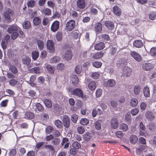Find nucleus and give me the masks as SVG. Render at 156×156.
Returning a JSON list of instances; mask_svg holds the SVG:
<instances>
[{"instance_id":"b1692460","label":"nucleus","mask_w":156,"mask_h":156,"mask_svg":"<svg viewBox=\"0 0 156 156\" xmlns=\"http://www.w3.org/2000/svg\"><path fill=\"white\" fill-rule=\"evenodd\" d=\"M88 87L90 90L93 91L95 90L96 87V85L95 82L91 81L88 84Z\"/></svg>"},{"instance_id":"e433bc0d","label":"nucleus","mask_w":156,"mask_h":156,"mask_svg":"<svg viewBox=\"0 0 156 156\" xmlns=\"http://www.w3.org/2000/svg\"><path fill=\"white\" fill-rule=\"evenodd\" d=\"M54 129L53 127L50 126H47L45 129V132L47 134H49L51 133Z\"/></svg>"},{"instance_id":"a211bd4d","label":"nucleus","mask_w":156,"mask_h":156,"mask_svg":"<svg viewBox=\"0 0 156 156\" xmlns=\"http://www.w3.org/2000/svg\"><path fill=\"white\" fill-rule=\"evenodd\" d=\"M113 11L114 14L117 16H120L121 15V10L117 5H115L113 6Z\"/></svg>"},{"instance_id":"cd10ccee","label":"nucleus","mask_w":156,"mask_h":156,"mask_svg":"<svg viewBox=\"0 0 156 156\" xmlns=\"http://www.w3.org/2000/svg\"><path fill=\"white\" fill-rule=\"evenodd\" d=\"M129 140L131 143L132 144H135L137 141L138 139L136 136L132 135L130 136Z\"/></svg>"},{"instance_id":"aec40b11","label":"nucleus","mask_w":156,"mask_h":156,"mask_svg":"<svg viewBox=\"0 0 156 156\" xmlns=\"http://www.w3.org/2000/svg\"><path fill=\"white\" fill-rule=\"evenodd\" d=\"M99 37L104 41L110 40V37L109 35L107 34H102L99 36Z\"/></svg>"},{"instance_id":"69168bd1","label":"nucleus","mask_w":156,"mask_h":156,"mask_svg":"<svg viewBox=\"0 0 156 156\" xmlns=\"http://www.w3.org/2000/svg\"><path fill=\"white\" fill-rule=\"evenodd\" d=\"M117 64L120 66H123L125 65V61L122 59H119L117 61Z\"/></svg>"},{"instance_id":"4c0bfd02","label":"nucleus","mask_w":156,"mask_h":156,"mask_svg":"<svg viewBox=\"0 0 156 156\" xmlns=\"http://www.w3.org/2000/svg\"><path fill=\"white\" fill-rule=\"evenodd\" d=\"M82 67L80 65H77L75 68V72L78 74H80L82 71Z\"/></svg>"},{"instance_id":"20e7f679","label":"nucleus","mask_w":156,"mask_h":156,"mask_svg":"<svg viewBox=\"0 0 156 156\" xmlns=\"http://www.w3.org/2000/svg\"><path fill=\"white\" fill-rule=\"evenodd\" d=\"M75 25V21L73 20H70L66 23V30L67 31H70L74 29Z\"/></svg>"},{"instance_id":"58836bf2","label":"nucleus","mask_w":156,"mask_h":156,"mask_svg":"<svg viewBox=\"0 0 156 156\" xmlns=\"http://www.w3.org/2000/svg\"><path fill=\"white\" fill-rule=\"evenodd\" d=\"M18 81L14 79H11L9 81V84L12 86H14L16 85H18Z\"/></svg>"},{"instance_id":"4468645a","label":"nucleus","mask_w":156,"mask_h":156,"mask_svg":"<svg viewBox=\"0 0 156 156\" xmlns=\"http://www.w3.org/2000/svg\"><path fill=\"white\" fill-rule=\"evenodd\" d=\"M133 46L138 48H140L142 47L144 44L141 40H136L133 42Z\"/></svg>"},{"instance_id":"c756f323","label":"nucleus","mask_w":156,"mask_h":156,"mask_svg":"<svg viewBox=\"0 0 156 156\" xmlns=\"http://www.w3.org/2000/svg\"><path fill=\"white\" fill-rule=\"evenodd\" d=\"M38 48L40 50H42L44 48V43L41 40H38L37 41Z\"/></svg>"},{"instance_id":"bb28decb","label":"nucleus","mask_w":156,"mask_h":156,"mask_svg":"<svg viewBox=\"0 0 156 156\" xmlns=\"http://www.w3.org/2000/svg\"><path fill=\"white\" fill-rule=\"evenodd\" d=\"M18 30L17 27L15 26H12L8 28V31L9 33H12L15 32H17Z\"/></svg>"},{"instance_id":"c9c22d12","label":"nucleus","mask_w":156,"mask_h":156,"mask_svg":"<svg viewBox=\"0 0 156 156\" xmlns=\"http://www.w3.org/2000/svg\"><path fill=\"white\" fill-rule=\"evenodd\" d=\"M25 116L26 118L29 119H32L34 118V114L31 112H26Z\"/></svg>"},{"instance_id":"0eeeda50","label":"nucleus","mask_w":156,"mask_h":156,"mask_svg":"<svg viewBox=\"0 0 156 156\" xmlns=\"http://www.w3.org/2000/svg\"><path fill=\"white\" fill-rule=\"evenodd\" d=\"M47 46L48 49L50 52H53L55 51L54 43L53 40H48L47 43Z\"/></svg>"},{"instance_id":"6e6552de","label":"nucleus","mask_w":156,"mask_h":156,"mask_svg":"<svg viewBox=\"0 0 156 156\" xmlns=\"http://www.w3.org/2000/svg\"><path fill=\"white\" fill-rule=\"evenodd\" d=\"M62 120L65 127L66 128L69 127L70 126V120L68 116L66 115H63Z\"/></svg>"},{"instance_id":"2eb2a0df","label":"nucleus","mask_w":156,"mask_h":156,"mask_svg":"<svg viewBox=\"0 0 156 156\" xmlns=\"http://www.w3.org/2000/svg\"><path fill=\"white\" fill-rule=\"evenodd\" d=\"M104 24L105 27L110 30H112L114 27V25L113 22L109 20H107L105 22Z\"/></svg>"},{"instance_id":"1a4fd4ad","label":"nucleus","mask_w":156,"mask_h":156,"mask_svg":"<svg viewBox=\"0 0 156 156\" xmlns=\"http://www.w3.org/2000/svg\"><path fill=\"white\" fill-rule=\"evenodd\" d=\"M154 68L153 65L150 63H144L142 64V68L145 71H149Z\"/></svg>"},{"instance_id":"13d9d810","label":"nucleus","mask_w":156,"mask_h":156,"mask_svg":"<svg viewBox=\"0 0 156 156\" xmlns=\"http://www.w3.org/2000/svg\"><path fill=\"white\" fill-rule=\"evenodd\" d=\"M52 143L54 145H58L60 143V140L59 138H55L53 139L51 141Z\"/></svg>"},{"instance_id":"ddd939ff","label":"nucleus","mask_w":156,"mask_h":156,"mask_svg":"<svg viewBox=\"0 0 156 156\" xmlns=\"http://www.w3.org/2000/svg\"><path fill=\"white\" fill-rule=\"evenodd\" d=\"M132 72V71L131 68L127 66L125 67L123 69V76H129L131 75Z\"/></svg>"},{"instance_id":"5fc2aeb1","label":"nucleus","mask_w":156,"mask_h":156,"mask_svg":"<svg viewBox=\"0 0 156 156\" xmlns=\"http://www.w3.org/2000/svg\"><path fill=\"white\" fill-rule=\"evenodd\" d=\"M149 17L152 20L156 19V12H151L149 15Z\"/></svg>"},{"instance_id":"4d7b16f0","label":"nucleus","mask_w":156,"mask_h":156,"mask_svg":"<svg viewBox=\"0 0 156 156\" xmlns=\"http://www.w3.org/2000/svg\"><path fill=\"white\" fill-rule=\"evenodd\" d=\"M78 118V116L77 115H76L75 114H74L72 115L71 116V119L73 123H76V122L77 121Z\"/></svg>"},{"instance_id":"6ab92c4d","label":"nucleus","mask_w":156,"mask_h":156,"mask_svg":"<svg viewBox=\"0 0 156 156\" xmlns=\"http://www.w3.org/2000/svg\"><path fill=\"white\" fill-rule=\"evenodd\" d=\"M73 53L71 50L66 51L65 55V58L66 60L69 61L71 60L72 58Z\"/></svg>"},{"instance_id":"72a5a7b5","label":"nucleus","mask_w":156,"mask_h":156,"mask_svg":"<svg viewBox=\"0 0 156 156\" xmlns=\"http://www.w3.org/2000/svg\"><path fill=\"white\" fill-rule=\"evenodd\" d=\"M55 124L56 127L58 129H62L63 128L62 123L59 120H55Z\"/></svg>"},{"instance_id":"a878e982","label":"nucleus","mask_w":156,"mask_h":156,"mask_svg":"<svg viewBox=\"0 0 156 156\" xmlns=\"http://www.w3.org/2000/svg\"><path fill=\"white\" fill-rule=\"evenodd\" d=\"M141 91V87L140 85H136L134 86L133 90L134 94L136 95H138Z\"/></svg>"},{"instance_id":"f3484780","label":"nucleus","mask_w":156,"mask_h":156,"mask_svg":"<svg viewBox=\"0 0 156 156\" xmlns=\"http://www.w3.org/2000/svg\"><path fill=\"white\" fill-rule=\"evenodd\" d=\"M145 116L150 121L153 120L155 118L154 114L150 111L147 112L145 113Z\"/></svg>"},{"instance_id":"0e129e2a","label":"nucleus","mask_w":156,"mask_h":156,"mask_svg":"<svg viewBox=\"0 0 156 156\" xmlns=\"http://www.w3.org/2000/svg\"><path fill=\"white\" fill-rule=\"evenodd\" d=\"M121 129L123 131H126L128 129V125L125 123H122L120 125Z\"/></svg>"},{"instance_id":"9d476101","label":"nucleus","mask_w":156,"mask_h":156,"mask_svg":"<svg viewBox=\"0 0 156 156\" xmlns=\"http://www.w3.org/2000/svg\"><path fill=\"white\" fill-rule=\"evenodd\" d=\"M60 23L57 20L54 21L52 24L51 27V30L53 32L57 31L59 27Z\"/></svg>"},{"instance_id":"8fccbe9b","label":"nucleus","mask_w":156,"mask_h":156,"mask_svg":"<svg viewBox=\"0 0 156 156\" xmlns=\"http://www.w3.org/2000/svg\"><path fill=\"white\" fill-rule=\"evenodd\" d=\"M56 37L58 41H61L62 40V33L60 32H58L56 34Z\"/></svg>"},{"instance_id":"9b49d317","label":"nucleus","mask_w":156,"mask_h":156,"mask_svg":"<svg viewBox=\"0 0 156 156\" xmlns=\"http://www.w3.org/2000/svg\"><path fill=\"white\" fill-rule=\"evenodd\" d=\"M115 84V82L113 79H109L107 82L104 83V85L105 87H114Z\"/></svg>"},{"instance_id":"79ce46f5","label":"nucleus","mask_w":156,"mask_h":156,"mask_svg":"<svg viewBox=\"0 0 156 156\" xmlns=\"http://www.w3.org/2000/svg\"><path fill=\"white\" fill-rule=\"evenodd\" d=\"M36 106L39 112H42L44 109V107L39 103H36Z\"/></svg>"},{"instance_id":"864d4df0","label":"nucleus","mask_w":156,"mask_h":156,"mask_svg":"<svg viewBox=\"0 0 156 156\" xmlns=\"http://www.w3.org/2000/svg\"><path fill=\"white\" fill-rule=\"evenodd\" d=\"M72 147L76 149H78L81 147L80 144L78 142L74 141L73 142L72 144Z\"/></svg>"},{"instance_id":"338daca9","label":"nucleus","mask_w":156,"mask_h":156,"mask_svg":"<svg viewBox=\"0 0 156 156\" xmlns=\"http://www.w3.org/2000/svg\"><path fill=\"white\" fill-rule=\"evenodd\" d=\"M94 126L98 130L101 129V125L100 123L98 121L95 122Z\"/></svg>"},{"instance_id":"39448f33","label":"nucleus","mask_w":156,"mask_h":156,"mask_svg":"<svg viewBox=\"0 0 156 156\" xmlns=\"http://www.w3.org/2000/svg\"><path fill=\"white\" fill-rule=\"evenodd\" d=\"M130 53L131 57L136 61L140 62L142 61V57L138 52L134 51H131Z\"/></svg>"},{"instance_id":"2f4dec72","label":"nucleus","mask_w":156,"mask_h":156,"mask_svg":"<svg viewBox=\"0 0 156 156\" xmlns=\"http://www.w3.org/2000/svg\"><path fill=\"white\" fill-rule=\"evenodd\" d=\"M91 134L89 132H87L83 136L84 140L86 141H89L92 138Z\"/></svg>"},{"instance_id":"7ed1b4c3","label":"nucleus","mask_w":156,"mask_h":156,"mask_svg":"<svg viewBox=\"0 0 156 156\" xmlns=\"http://www.w3.org/2000/svg\"><path fill=\"white\" fill-rule=\"evenodd\" d=\"M76 5V8L78 10H82L85 8L86 2L85 0H77Z\"/></svg>"},{"instance_id":"3c124183","label":"nucleus","mask_w":156,"mask_h":156,"mask_svg":"<svg viewBox=\"0 0 156 156\" xmlns=\"http://www.w3.org/2000/svg\"><path fill=\"white\" fill-rule=\"evenodd\" d=\"M117 48L116 47H112L110 48L109 54L112 55H115L116 52Z\"/></svg>"},{"instance_id":"f8f14e48","label":"nucleus","mask_w":156,"mask_h":156,"mask_svg":"<svg viewBox=\"0 0 156 156\" xmlns=\"http://www.w3.org/2000/svg\"><path fill=\"white\" fill-rule=\"evenodd\" d=\"M111 125L113 129H115L118 128L119 124L117 119L115 118H112L111 122Z\"/></svg>"},{"instance_id":"393cba45","label":"nucleus","mask_w":156,"mask_h":156,"mask_svg":"<svg viewBox=\"0 0 156 156\" xmlns=\"http://www.w3.org/2000/svg\"><path fill=\"white\" fill-rule=\"evenodd\" d=\"M143 94L144 96L146 97H148L150 96V90L147 86L145 87L143 90Z\"/></svg>"},{"instance_id":"dca6fc26","label":"nucleus","mask_w":156,"mask_h":156,"mask_svg":"<svg viewBox=\"0 0 156 156\" xmlns=\"http://www.w3.org/2000/svg\"><path fill=\"white\" fill-rule=\"evenodd\" d=\"M105 47V44L102 42H99L94 45L95 49L97 51H100L103 49Z\"/></svg>"},{"instance_id":"6e6d98bb","label":"nucleus","mask_w":156,"mask_h":156,"mask_svg":"<svg viewBox=\"0 0 156 156\" xmlns=\"http://www.w3.org/2000/svg\"><path fill=\"white\" fill-rule=\"evenodd\" d=\"M99 75L100 74L98 72H94L92 73L91 76L94 79H97L99 78Z\"/></svg>"},{"instance_id":"774afa93","label":"nucleus","mask_w":156,"mask_h":156,"mask_svg":"<svg viewBox=\"0 0 156 156\" xmlns=\"http://www.w3.org/2000/svg\"><path fill=\"white\" fill-rule=\"evenodd\" d=\"M115 135L118 138H121L123 137L124 134L122 132L119 131L116 132Z\"/></svg>"},{"instance_id":"4be33fe9","label":"nucleus","mask_w":156,"mask_h":156,"mask_svg":"<svg viewBox=\"0 0 156 156\" xmlns=\"http://www.w3.org/2000/svg\"><path fill=\"white\" fill-rule=\"evenodd\" d=\"M103 55L104 53L102 51L98 52L93 55V58L95 59L100 58L103 56Z\"/></svg>"},{"instance_id":"37998d69","label":"nucleus","mask_w":156,"mask_h":156,"mask_svg":"<svg viewBox=\"0 0 156 156\" xmlns=\"http://www.w3.org/2000/svg\"><path fill=\"white\" fill-rule=\"evenodd\" d=\"M88 52L87 51H82L81 52L80 57L81 58L86 59L87 57Z\"/></svg>"},{"instance_id":"412c9836","label":"nucleus","mask_w":156,"mask_h":156,"mask_svg":"<svg viewBox=\"0 0 156 156\" xmlns=\"http://www.w3.org/2000/svg\"><path fill=\"white\" fill-rule=\"evenodd\" d=\"M8 67L10 71L13 74H16L18 72V71L16 67L11 64L9 65Z\"/></svg>"},{"instance_id":"f704fd0d","label":"nucleus","mask_w":156,"mask_h":156,"mask_svg":"<svg viewBox=\"0 0 156 156\" xmlns=\"http://www.w3.org/2000/svg\"><path fill=\"white\" fill-rule=\"evenodd\" d=\"M43 102L47 108H51L52 107V103L50 100L48 99H45L44 100Z\"/></svg>"},{"instance_id":"7c9ffc66","label":"nucleus","mask_w":156,"mask_h":156,"mask_svg":"<svg viewBox=\"0 0 156 156\" xmlns=\"http://www.w3.org/2000/svg\"><path fill=\"white\" fill-rule=\"evenodd\" d=\"M22 61L23 64L28 66L30 62L31 59L29 57H26L22 58Z\"/></svg>"},{"instance_id":"49530a36","label":"nucleus","mask_w":156,"mask_h":156,"mask_svg":"<svg viewBox=\"0 0 156 156\" xmlns=\"http://www.w3.org/2000/svg\"><path fill=\"white\" fill-rule=\"evenodd\" d=\"M35 2L34 0H30L27 2V5L28 7L33 8L35 5Z\"/></svg>"},{"instance_id":"680f3d73","label":"nucleus","mask_w":156,"mask_h":156,"mask_svg":"<svg viewBox=\"0 0 156 156\" xmlns=\"http://www.w3.org/2000/svg\"><path fill=\"white\" fill-rule=\"evenodd\" d=\"M77 131L78 133L80 134H82L85 131L84 127L82 126H79L77 128Z\"/></svg>"},{"instance_id":"09e8293b","label":"nucleus","mask_w":156,"mask_h":156,"mask_svg":"<svg viewBox=\"0 0 156 156\" xmlns=\"http://www.w3.org/2000/svg\"><path fill=\"white\" fill-rule=\"evenodd\" d=\"M92 64L94 67L97 68H99L101 67L102 65V63L100 62L95 61L93 62Z\"/></svg>"},{"instance_id":"f257e3e1","label":"nucleus","mask_w":156,"mask_h":156,"mask_svg":"<svg viewBox=\"0 0 156 156\" xmlns=\"http://www.w3.org/2000/svg\"><path fill=\"white\" fill-rule=\"evenodd\" d=\"M14 14V11L12 9L9 8H5L2 15L3 21L8 23H10L12 21L11 17Z\"/></svg>"},{"instance_id":"bf43d9fd","label":"nucleus","mask_w":156,"mask_h":156,"mask_svg":"<svg viewBox=\"0 0 156 156\" xmlns=\"http://www.w3.org/2000/svg\"><path fill=\"white\" fill-rule=\"evenodd\" d=\"M90 12L91 14L95 15H97L98 13V10L97 9L94 8L93 7H90Z\"/></svg>"},{"instance_id":"5701e85b","label":"nucleus","mask_w":156,"mask_h":156,"mask_svg":"<svg viewBox=\"0 0 156 156\" xmlns=\"http://www.w3.org/2000/svg\"><path fill=\"white\" fill-rule=\"evenodd\" d=\"M42 14L45 16H49L51 14V11L50 9L46 8L43 9L41 11Z\"/></svg>"},{"instance_id":"e2e57ef3","label":"nucleus","mask_w":156,"mask_h":156,"mask_svg":"<svg viewBox=\"0 0 156 156\" xmlns=\"http://www.w3.org/2000/svg\"><path fill=\"white\" fill-rule=\"evenodd\" d=\"M8 102L9 100L7 99L3 100L1 102L0 105L2 107H5L7 106Z\"/></svg>"},{"instance_id":"f03ea898","label":"nucleus","mask_w":156,"mask_h":156,"mask_svg":"<svg viewBox=\"0 0 156 156\" xmlns=\"http://www.w3.org/2000/svg\"><path fill=\"white\" fill-rule=\"evenodd\" d=\"M68 90L71 93L72 95L78 96L82 98H85V99L88 97V96L87 95L85 94L83 95V92L80 88H77L73 90V88L70 87L68 88Z\"/></svg>"},{"instance_id":"052dcab7","label":"nucleus","mask_w":156,"mask_h":156,"mask_svg":"<svg viewBox=\"0 0 156 156\" xmlns=\"http://www.w3.org/2000/svg\"><path fill=\"white\" fill-rule=\"evenodd\" d=\"M44 147L46 149H48L51 151H54V149L53 146L51 145H46L44 146Z\"/></svg>"},{"instance_id":"423d86ee","label":"nucleus","mask_w":156,"mask_h":156,"mask_svg":"<svg viewBox=\"0 0 156 156\" xmlns=\"http://www.w3.org/2000/svg\"><path fill=\"white\" fill-rule=\"evenodd\" d=\"M94 29L97 34L101 33L103 30V25L100 22H98L94 24Z\"/></svg>"},{"instance_id":"603ef678","label":"nucleus","mask_w":156,"mask_h":156,"mask_svg":"<svg viewBox=\"0 0 156 156\" xmlns=\"http://www.w3.org/2000/svg\"><path fill=\"white\" fill-rule=\"evenodd\" d=\"M72 78V83L73 84H75V83H77L79 81V79L76 75H73Z\"/></svg>"},{"instance_id":"ea45409f","label":"nucleus","mask_w":156,"mask_h":156,"mask_svg":"<svg viewBox=\"0 0 156 156\" xmlns=\"http://www.w3.org/2000/svg\"><path fill=\"white\" fill-rule=\"evenodd\" d=\"M89 120L87 118H82L80 121V123L83 125H87L89 123Z\"/></svg>"},{"instance_id":"473e14b6","label":"nucleus","mask_w":156,"mask_h":156,"mask_svg":"<svg viewBox=\"0 0 156 156\" xmlns=\"http://www.w3.org/2000/svg\"><path fill=\"white\" fill-rule=\"evenodd\" d=\"M32 57L34 60H36L38 58L39 55L38 52L37 51H34L32 52Z\"/></svg>"},{"instance_id":"c03bdc74","label":"nucleus","mask_w":156,"mask_h":156,"mask_svg":"<svg viewBox=\"0 0 156 156\" xmlns=\"http://www.w3.org/2000/svg\"><path fill=\"white\" fill-rule=\"evenodd\" d=\"M138 103V101L137 100L136 98H132L130 101L131 105L133 107L136 106Z\"/></svg>"},{"instance_id":"a19ab883","label":"nucleus","mask_w":156,"mask_h":156,"mask_svg":"<svg viewBox=\"0 0 156 156\" xmlns=\"http://www.w3.org/2000/svg\"><path fill=\"white\" fill-rule=\"evenodd\" d=\"M33 21L34 24L36 26L39 25L41 22L40 19L38 17H34Z\"/></svg>"},{"instance_id":"de8ad7c7","label":"nucleus","mask_w":156,"mask_h":156,"mask_svg":"<svg viewBox=\"0 0 156 156\" xmlns=\"http://www.w3.org/2000/svg\"><path fill=\"white\" fill-rule=\"evenodd\" d=\"M31 25L29 21H25L23 25V27L25 29H29Z\"/></svg>"},{"instance_id":"a18cd8bd","label":"nucleus","mask_w":156,"mask_h":156,"mask_svg":"<svg viewBox=\"0 0 156 156\" xmlns=\"http://www.w3.org/2000/svg\"><path fill=\"white\" fill-rule=\"evenodd\" d=\"M59 60V58L58 56H54L51 58L50 60V63H54L58 62Z\"/></svg>"},{"instance_id":"c85d7f7f","label":"nucleus","mask_w":156,"mask_h":156,"mask_svg":"<svg viewBox=\"0 0 156 156\" xmlns=\"http://www.w3.org/2000/svg\"><path fill=\"white\" fill-rule=\"evenodd\" d=\"M46 68L48 71L51 74H53L54 72V68L49 64L45 65Z\"/></svg>"}]
</instances>
